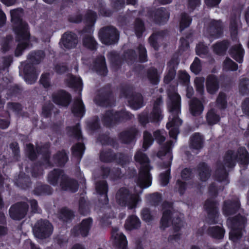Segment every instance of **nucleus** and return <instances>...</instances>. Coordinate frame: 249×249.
Instances as JSON below:
<instances>
[{
  "instance_id": "f257e3e1",
  "label": "nucleus",
  "mask_w": 249,
  "mask_h": 249,
  "mask_svg": "<svg viewBox=\"0 0 249 249\" xmlns=\"http://www.w3.org/2000/svg\"><path fill=\"white\" fill-rule=\"evenodd\" d=\"M237 161L243 164L249 163V154L245 147H240L236 153L232 150L227 152L224 156V163L220 161L217 163L215 173L216 179L218 181H224L225 184L228 183V173L225 167L233 168Z\"/></svg>"
},
{
  "instance_id": "f03ea898",
  "label": "nucleus",
  "mask_w": 249,
  "mask_h": 249,
  "mask_svg": "<svg viewBox=\"0 0 249 249\" xmlns=\"http://www.w3.org/2000/svg\"><path fill=\"white\" fill-rule=\"evenodd\" d=\"M168 100L167 105L168 110L170 113L169 117V122L166 124V127L169 129L170 137L177 139L179 133L178 127L181 125L182 121L179 118L178 115L180 112V97L176 92L174 87H171L167 90Z\"/></svg>"
},
{
  "instance_id": "7ed1b4c3",
  "label": "nucleus",
  "mask_w": 249,
  "mask_h": 249,
  "mask_svg": "<svg viewBox=\"0 0 249 249\" xmlns=\"http://www.w3.org/2000/svg\"><path fill=\"white\" fill-rule=\"evenodd\" d=\"M22 9L18 8L11 11L13 30L16 34V40L19 42L15 50L16 56H20L29 45L30 34L28 25L22 19Z\"/></svg>"
},
{
  "instance_id": "20e7f679",
  "label": "nucleus",
  "mask_w": 249,
  "mask_h": 249,
  "mask_svg": "<svg viewBox=\"0 0 249 249\" xmlns=\"http://www.w3.org/2000/svg\"><path fill=\"white\" fill-rule=\"evenodd\" d=\"M162 206L164 211L160 222V228L164 230L166 228L169 226L171 218V215H172L173 230L171 231L168 237V241L170 242H172L174 241H177L180 238L181 234L179 232V231L183 227V221L180 217L178 216L177 213H172L173 208L171 203L164 202L162 204Z\"/></svg>"
},
{
  "instance_id": "39448f33",
  "label": "nucleus",
  "mask_w": 249,
  "mask_h": 249,
  "mask_svg": "<svg viewBox=\"0 0 249 249\" xmlns=\"http://www.w3.org/2000/svg\"><path fill=\"white\" fill-rule=\"evenodd\" d=\"M134 160L141 165L137 184L141 188H146L151 185L152 177L149 173L151 167L150 166V160L147 155L141 149L136 151L134 155Z\"/></svg>"
},
{
  "instance_id": "423d86ee",
  "label": "nucleus",
  "mask_w": 249,
  "mask_h": 249,
  "mask_svg": "<svg viewBox=\"0 0 249 249\" xmlns=\"http://www.w3.org/2000/svg\"><path fill=\"white\" fill-rule=\"evenodd\" d=\"M173 142L169 141L166 142L158 152L157 157L162 160H165L160 165L161 170H165L160 174V182L162 186H166L169 182L171 178L170 167L172 163L173 156L171 153Z\"/></svg>"
},
{
  "instance_id": "0eeeda50",
  "label": "nucleus",
  "mask_w": 249,
  "mask_h": 249,
  "mask_svg": "<svg viewBox=\"0 0 249 249\" xmlns=\"http://www.w3.org/2000/svg\"><path fill=\"white\" fill-rule=\"evenodd\" d=\"M85 17L88 27L81 31L83 34L82 44L84 47L91 51H94L97 49L98 43L92 35L91 27L93 25L96 20V15L95 12L89 11Z\"/></svg>"
},
{
  "instance_id": "6e6552de",
  "label": "nucleus",
  "mask_w": 249,
  "mask_h": 249,
  "mask_svg": "<svg viewBox=\"0 0 249 249\" xmlns=\"http://www.w3.org/2000/svg\"><path fill=\"white\" fill-rule=\"evenodd\" d=\"M140 187V190H137L135 188V194H130L129 191L124 188L120 189L116 195L117 202L119 205L122 206H127L129 209H132L136 207L137 204L141 201L139 194L142 192L143 188Z\"/></svg>"
},
{
  "instance_id": "1a4fd4ad",
  "label": "nucleus",
  "mask_w": 249,
  "mask_h": 249,
  "mask_svg": "<svg viewBox=\"0 0 249 249\" xmlns=\"http://www.w3.org/2000/svg\"><path fill=\"white\" fill-rule=\"evenodd\" d=\"M246 222L245 217L238 215L232 218H228L227 225L231 229L230 237L233 241L240 238L242 235V230Z\"/></svg>"
},
{
  "instance_id": "9d476101",
  "label": "nucleus",
  "mask_w": 249,
  "mask_h": 249,
  "mask_svg": "<svg viewBox=\"0 0 249 249\" xmlns=\"http://www.w3.org/2000/svg\"><path fill=\"white\" fill-rule=\"evenodd\" d=\"M35 151L34 145L32 144H27V153L29 158L31 160H35L37 156H41V158L43 159V162L41 164L45 165L46 167L51 166L52 165L49 162V154L48 147L47 145L43 146H37Z\"/></svg>"
},
{
  "instance_id": "9b49d317",
  "label": "nucleus",
  "mask_w": 249,
  "mask_h": 249,
  "mask_svg": "<svg viewBox=\"0 0 249 249\" xmlns=\"http://www.w3.org/2000/svg\"><path fill=\"white\" fill-rule=\"evenodd\" d=\"M98 36L101 42L106 45L117 42L119 37L117 30L112 26L102 28L99 31Z\"/></svg>"
},
{
  "instance_id": "f8f14e48",
  "label": "nucleus",
  "mask_w": 249,
  "mask_h": 249,
  "mask_svg": "<svg viewBox=\"0 0 249 249\" xmlns=\"http://www.w3.org/2000/svg\"><path fill=\"white\" fill-rule=\"evenodd\" d=\"M53 231V228L52 224L47 220H38L33 228L35 236L40 239L49 237L52 234Z\"/></svg>"
},
{
  "instance_id": "ddd939ff",
  "label": "nucleus",
  "mask_w": 249,
  "mask_h": 249,
  "mask_svg": "<svg viewBox=\"0 0 249 249\" xmlns=\"http://www.w3.org/2000/svg\"><path fill=\"white\" fill-rule=\"evenodd\" d=\"M29 209L28 204L24 202H19L12 205L9 210L10 217L16 220L23 219L27 213Z\"/></svg>"
},
{
  "instance_id": "4468645a",
  "label": "nucleus",
  "mask_w": 249,
  "mask_h": 249,
  "mask_svg": "<svg viewBox=\"0 0 249 249\" xmlns=\"http://www.w3.org/2000/svg\"><path fill=\"white\" fill-rule=\"evenodd\" d=\"M217 203L213 199H207L205 203L204 208L208 214V222L209 224L217 223L218 209Z\"/></svg>"
},
{
  "instance_id": "2eb2a0df",
  "label": "nucleus",
  "mask_w": 249,
  "mask_h": 249,
  "mask_svg": "<svg viewBox=\"0 0 249 249\" xmlns=\"http://www.w3.org/2000/svg\"><path fill=\"white\" fill-rule=\"evenodd\" d=\"M13 61L12 57L11 56L3 58V64L0 68V72L5 74V77H2V81L0 83V91L4 89L8 88V84L11 83L12 79L9 77L8 74V68Z\"/></svg>"
},
{
  "instance_id": "dca6fc26",
  "label": "nucleus",
  "mask_w": 249,
  "mask_h": 249,
  "mask_svg": "<svg viewBox=\"0 0 249 249\" xmlns=\"http://www.w3.org/2000/svg\"><path fill=\"white\" fill-rule=\"evenodd\" d=\"M95 102L101 106H111L114 104V99L111 96L109 88L102 89L94 99Z\"/></svg>"
},
{
  "instance_id": "f3484780",
  "label": "nucleus",
  "mask_w": 249,
  "mask_h": 249,
  "mask_svg": "<svg viewBox=\"0 0 249 249\" xmlns=\"http://www.w3.org/2000/svg\"><path fill=\"white\" fill-rule=\"evenodd\" d=\"M92 220L91 218H88L82 221L81 224L75 226L71 230V233L74 236L81 235L86 237L88 235L89 231L91 227Z\"/></svg>"
},
{
  "instance_id": "a211bd4d",
  "label": "nucleus",
  "mask_w": 249,
  "mask_h": 249,
  "mask_svg": "<svg viewBox=\"0 0 249 249\" xmlns=\"http://www.w3.org/2000/svg\"><path fill=\"white\" fill-rule=\"evenodd\" d=\"M139 135V131L135 127L128 128L119 134L121 142L124 144L133 143Z\"/></svg>"
},
{
  "instance_id": "6ab92c4d",
  "label": "nucleus",
  "mask_w": 249,
  "mask_h": 249,
  "mask_svg": "<svg viewBox=\"0 0 249 249\" xmlns=\"http://www.w3.org/2000/svg\"><path fill=\"white\" fill-rule=\"evenodd\" d=\"M78 42V37L75 34L72 32H66L63 35L60 44L62 47L71 49L75 48Z\"/></svg>"
},
{
  "instance_id": "aec40b11",
  "label": "nucleus",
  "mask_w": 249,
  "mask_h": 249,
  "mask_svg": "<svg viewBox=\"0 0 249 249\" xmlns=\"http://www.w3.org/2000/svg\"><path fill=\"white\" fill-rule=\"evenodd\" d=\"M240 209V203L238 198L228 200L224 202L223 213L228 216L236 213Z\"/></svg>"
},
{
  "instance_id": "412c9836",
  "label": "nucleus",
  "mask_w": 249,
  "mask_h": 249,
  "mask_svg": "<svg viewBox=\"0 0 249 249\" xmlns=\"http://www.w3.org/2000/svg\"><path fill=\"white\" fill-rule=\"evenodd\" d=\"M52 97L54 103L64 107H67L71 100L70 94L63 90L53 93Z\"/></svg>"
},
{
  "instance_id": "4be33fe9",
  "label": "nucleus",
  "mask_w": 249,
  "mask_h": 249,
  "mask_svg": "<svg viewBox=\"0 0 249 249\" xmlns=\"http://www.w3.org/2000/svg\"><path fill=\"white\" fill-rule=\"evenodd\" d=\"M125 96L127 99L130 107L132 108L138 109L142 106L143 98L141 94L132 92L126 93Z\"/></svg>"
},
{
  "instance_id": "5701e85b",
  "label": "nucleus",
  "mask_w": 249,
  "mask_h": 249,
  "mask_svg": "<svg viewBox=\"0 0 249 249\" xmlns=\"http://www.w3.org/2000/svg\"><path fill=\"white\" fill-rule=\"evenodd\" d=\"M23 67L24 79L29 84L34 83L37 78V75L35 68L32 64L28 63H22Z\"/></svg>"
},
{
  "instance_id": "b1692460",
  "label": "nucleus",
  "mask_w": 249,
  "mask_h": 249,
  "mask_svg": "<svg viewBox=\"0 0 249 249\" xmlns=\"http://www.w3.org/2000/svg\"><path fill=\"white\" fill-rule=\"evenodd\" d=\"M111 237L114 239V244L121 249H127V241L125 236L121 232L119 231L117 228L112 229Z\"/></svg>"
},
{
  "instance_id": "393cba45",
  "label": "nucleus",
  "mask_w": 249,
  "mask_h": 249,
  "mask_svg": "<svg viewBox=\"0 0 249 249\" xmlns=\"http://www.w3.org/2000/svg\"><path fill=\"white\" fill-rule=\"evenodd\" d=\"M60 186L62 190L71 192H75L78 188L77 181L69 178L66 175L63 177V179L60 182Z\"/></svg>"
},
{
  "instance_id": "a878e982",
  "label": "nucleus",
  "mask_w": 249,
  "mask_h": 249,
  "mask_svg": "<svg viewBox=\"0 0 249 249\" xmlns=\"http://www.w3.org/2000/svg\"><path fill=\"white\" fill-rule=\"evenodd\" d=\"M209 35L214 37H218L222 34V24L220 20L212 19L208 28Z\"/></svg>"
},
{
  "instance_id": "bb28decb",
  "label": "nucleus",
  "mask_w": 249,
  "mask_h": 249,
  "mask_svg": "<svg viewBox=\"0 0 249 249\" xmlns=\"http://www.w3.org/2000/svg\"><path fill=\"white\" fill-rule=\"evenodd\" d=\"M116 111L113 110H108L102 115L103 124L108 127L113 126L118 123Z\"/></svg>"
},
{
  "instance_id": "cd10ccee",
  "label": "nucleus",
  "mask_w": 249,
  "mask_h": 249,
  "mask_svg": "<svg viewBox=\"0 0 249 249\" xmlns=\"http://www.w3.org/2000/svg\"><path fill=\"white\" fill-rule=\"evenodd\" d=\"M163 104L162 98L161 96H159L155 100L153 104L152 112L151 113L149 120L151 121L158 120L161 117V111L160 106Z\"/></svg>"
},
{
  "instance_id": "c85d7f7f",
  "label": "nucleus",
  "mask_w": 249,
  "mask_h": 249,
  "mask_svg": "<svg viewBox=\"0 0 249 249\" xmlns=\"http://www.w3.org/2000/svg\"><path fill=\"white\" fill-rule=\"evenodd\" d=\"M65 175L63 170L54 169L48 174V181L52 185L56 186L59 180L60 182L63 179Z\"/></svg>"
},
{
  "instance_id": "c756f323",
  "label": "nucleus",
  "mask_w": 249,
  "mask_h": 249,
  "mask_svg": "<svg viewBox=\"0 0 249 249\" xmlns=\"http://www.w3.org/2000/svg\"><path fill=\"white\" fill-rule=\"evenodd\" d=\"M206 86L208 93L211 94L216 93L219 88L217 78L213 75L208 76L206 80Z\"/></svg>"
},
{
  "instance_id": "7c9ffc66",
  "label": "nucleus",
  "mask_w": 249,
  "mask_h": 249,
  "mask_svg": "<svg viewBox=\"0 0 249 249\" xmlns=\"http://www.w3.org/2000/svg\"><path fill=\"white\" fill-rule=\"evenodd\" d=\"M169 18V13L164 8L157 9L154 13L153 19L158 24L165 23Z\"/></svg>"
},
{
  "instance_id": "2f4dec72",
  "label": "nucleus",
  "mask_w": 249,
  "mask_h": 249,
  "mask_svg": "<svg viewBox=\"0 0 249 249\" xmlns=\"http://www.w3.org/2000/svg\"><path fill=\"white\" fill-rule=\"evenodd\" d=\"M198 177L202 181H207L211 176V170L205 162L200 163L197 166Z\"/></svg>"
},
{
  "instance_id": "473e14b6",
  "label": "nucleus",
  "mask_w": 249,
  "mask_h": 249,
  "mask_svg": "<svg viewBox=\"0 0 249 249\" xmlns=\"http://www.w3.org/2000/svg\"><path fill=\"white\" fill-rule=\"evenodd\" d=\"M204 107L202 103L198 99L194 98L189 103V110L193 116H198L203 111Z\"/></svg>"
},
{
  "instance_id": "72a5a7b5",
  "label": "nucleus",
  "mask_w": 249,
  "mask_h": 249,
  "mask_svg": "<svg viewBox=\"0 0 249 249\" xmlns=\"http://www.w3.org/2000/svg\"><path fill=\"white\" fill-rule=\"evenodd\" d=\"M95 188L97 192L103 198L101 200L103 203L106 204L108 201L107 193L108 191V185L105 180L100 181L96 183Z\"/></svg>"
},
{
  "instance_id": "f704fd0d",
  "label": "nucleus",
  "mask_w": 249,
  "mask_h": 249,
  "mask_svg": "<svg viewBox=\"0 0 249 249\" xmlns=\"http://www.w3.org/2000/svg\"><path fill=\"white\" fill-rule=\"evenodd\" d=\"M231 57L237 62L242 63L244 54V51L240 44L233 45L230 50Z\"/></svg>"
},
{
  "instance_id": "c9c22d12",
  "label": "nucleus",
  "mask_w": 249,
  "mask_h": 249,
  "mask_svg": "<svg viewBox=\"0 0 249 249\" xmlns=\"http://www.w3.org/2000/svg\"><path fill=\"white\" fill-rule=\"evenodd\" d=\"M93 69L101 75L107 74V70L104 56H101L96 59L94 62Z\"/></svg>"
},
{
  "instance_id": "e433bc0d",
  "label": "nucleus",
  "mask_w": 249,
  "mask_h": 249,
  "mask_svg": "<svg viewBox=\"0 0 249 249\" xmlns=\"http://www.w3.org/2000/svg\"><path fill=\"white\" fill-rule=\"evenodd\" d=\"M207 233L209 235L213 238L221 239L224 237L225 230L221 226H213L209 227L208 228Z\"/></svg>"
},
{
  "instance_id": "4c0bfd02",
  "label": "nucleus",
  "mask_w": 249,
  "mask_h": 249,
  "mask_svg": "<svg viewBox=\"0 0 249 249\" xmlns=\"http://www.w3.org/2000/svg\"><path fill=\"white\" fill-rule=\"evenodd\" d=\"M71 111L75 116L82 117L85 113V107L81 99H75Z\"/></svg>"
},
{
  "instance_id": "58836bf2",
  "label": "nucleus",
  "mask_w": 249,
  "mask_h": 249,
  "mask_svg": "<svg viewBox=\"0 0 249 249\" xmlns=\"http://www.w3.org/2000/svg\"><path fill=\"white\" fill-rule=\"evenodd\" d=\"M147 77L150 83L154 85L158 84L160 80V73L153 67L147 70Z\"/></svg>"
},
{
  "instance_id": "ea45409f",
  "label": "nucleus",
  "mask_w": 249,
  "mask_h": 249,
  "mask_svg": "<svg viewBox=\"0 0 249 249\" xmlns=\"http://www.w3.org/2000/svg\"><path fill=\"white\" fill-rule=\"evenodd\" d=\"M238 91L239 93L243 96L249 95V78L242 77L239 79Z\"/></svg>"
},
{
  "instance_id": "a19ab883",
  "label": "nucleus",
  "mask_w": 249,
  "mask_h": 249,
  "mask_svg": "<svg viewBox=\"0 0 249 249\" xmlns=\"http://www.w3.org/2000/svg\"><path fill=\"white\" fill-rule=\"evenodd\" d=\"M124 226L126 229L129 230L138 229L141 226V221L138 217L132 215L126 219Z\"/></svg>"
},
{
  "instance_id": "79ce46f5",
  "label": "nucleus",
  "mask_w": 249,
  "mask_h": 249,
  "mask_svg": "<svg viewBox=\"0 0 249 249\" xmlns=\"http://www.w3.org/2000/svg\"><path fill=\"white\" fill-rule=\"evenodd\" d=\"M203 138L198 133H195L190 138V146L195 149H199L203 147Z\"/></svg>"
},
{
  "instance_id": "37998d69",
  "label": "nucleus",
  "mask_w": 249,
  "mask_h": 249,
  "mask_svg": "<svg viewBox=\"0 0 249 249\" xmlns=\"http://www.w3.org/2000/svg\"><path fill=\"white\" fill-rule=\"evenodd\" d=\"M68 86L81 92L82 88V82L80 78L73 75H70L67 79Z\"/></svg>"
},
{
  "instance_id": "c03bdc74",
  "label": "nucleus",
  "mask_w": 249,
  "mask_h": 249,
  "mask_svg": "<svg viewBox=\"0 0 249 249\" xmlns=\"http://www.w3.org/2000/svg\"><path fill=\"white\" fill-rule=\"evenodd\" d=\"M54 162L57 165L64 166L68 161V157L64 150L58 152L53 156Z\"/></svg>"
},
{
  "instance_id": "a18cd8bd",
  "label": "nucleus",
  "mask_w": 249,
  "mask_h": 249,
  "mask_svg": "<svg viewBox=\"0 0 249 249\" xmlns=\"http://www.w3.org/2000/svg\"><path fill=\"white\" fill-rule=\"evenodd\" d=\"M166 32L164 31H161L154 33L149 38V43L156 50L159 48V45L157 42L158 40L163 37Z\"/></svg>"
},
{
  "instance_id": "49530a36",
  "label": "nucleus",
  "mask_w": 249,
  "mask_h": 249,
  "mask_svg": "<svg viewBox=\"0 0 249 249\" xmlns=\"http://www.w3.org/2000/svg\"><path fill=\"white\" fill-rule=\"evenodd\" d=\"M115 154L111 149L103 150L100 154V160L104 162H110L115 160Z\"/></svg>"
},
{
  "instance_id": "de8ad7c7",
  "label": "nucleus",
  "mask_w": 249,
  "mask_h": 249,
  "mask_svg": "<svg viewBox=\"0 0 249 249\" xmlns=\"http://www.w3.org/2000/svg\"><path fill=\"white\" fill-rule=\"evenodd\" d=\"M34 192L35 195L38 196L48 195L52 193L53 189L48 185L38 184L35 188Z\"/></svg>"
},
{
  "instance_id": "09e8293b",
  "label": "nucleus",
  "mask_w": 249,
  "mask_h": 249,
  "mask_svg": "<svg viewBox=\"0 0 249 249\" xmlns=\"http://www.w3.org/2000/svg\"><path fill=\"white\" fill-rule=\"evenodd\" d=\"M229 45V43L226 40L217 42L213 46V51L218 54L223 55L227 50Z\"/></svg>"
},
{
  "instance_id": "8fccbe9b",
  "label": "nucleus",
  "mask_w": 249,
  "mask_h": 249,
  "mask_svg": "<svg viewBox=\"0 0 249 249\" xmlns=\"http://www.w3.org/2000/svg\"><path fill=\"white\" fill-rule=\"evenodd\" d=\"M44 57V53L42 51L32 52L29 54L28 59L30 62L35 64L39 63Z\"/></svg>"
},
{
  "instance_id": "3c124183",
  "label": "nucleus",
  "mask_w": 249,
  "mask_h": 249,
  "mask_svg": "<svg viewBox=\"0 0 249 249\" xmlns=\"http://www.w3.org/2000/svg\"><path fill=\"white\" fill-rule=\"evenodd\" d=\"M238 17L236 16H232L230 20V29L231 36L233 39H236L237 35V22Z\"/></svg>"
},
{
  "instance_id": "603ef678",
  "label": "nucleus",
  "mask_w": 249,
  "mask_h": 249,
  "mask_svg": "<svg viewBox=\"0 0 249 249\" xmlns=\"http://www.w3.org/2000/svg\"><path fill=\"white\" fill-rule=\"evenodd\" d=\"M131 157L122 153L115 154V160L119 164L123 166L130 162Z\"/></svg>"
},
{
  "instance_id": "864d4df0",
  "label": "nucleus",
  "mask_w": 249,
  "mask_h": 249,
  "mask_svg": "<svg viewBox=\"0 0 249 249\" xmlns=\"http://www.w3.org/2000/svg\"><path fill=\"white\" fill-rule=\"evenodd\" d=\"M206 119L208 124L212 125L218 123L220 120V117L218 115L216 114L213 109H211L208 112Z\"/></svg>"
},
{
  "instance_id": "5fc2aeb1",
  "label": "nucleus",
  "mask_w": 249,
  "mask_h": 249,
  "mask_svg": "<svg viewBox=\"0 0 249 249\" xmlns=\"http://www.w3.org/2000/svg\"><path fill=\"white\" fill-rule=\"evenodd\" d=\"M73 212L68 209L64 208L60 211L59 218L63 221H68L73 218Z\"/></svg>"
},
{
  "instance_id": "6e6d98bb",
  "label": "nucleus",
  "mask_w": 249,
  "mask_h": 249,
  "mask_svg": "<svg viewBox=\"0 0 249 249\" xmlns=\"http://www.w3.org/2000/svg\"><path fill=\"white\" fill-rule=\"evenodd\" d=\"M118 123L122 121H127L134 118V115L125 110L116 111Z\"/></svg>"
},
{
  "instance_id": "4d7b16f0",
  "label": "nucleus",
  "mask_w": 249,
  "mask_h": 249,
  "mask_svg": "<svg viewBox=\"0 0 249 249\" xmlns=\"http://www.w3.org/2000/svg\"><path fill=\"white\" fill-rule=\"evenodd\" d=\"M72 149V155L80 160L84 153L85 146L83 143L79 142L73 146Z\"/></svg>"
},
{
  "instance_id": "13d9d810",
  "label": "nucleus",
  "mask_w": 249,
  "mask_h": 249,
  "mask_svg": "<svg viewBox=\"0 0 249 249\" xmlns=\"http://www.w3.org/2000/svg\"><path fill=\"white\" fill-rule=\"evenodd\" d=\"M69 132L71 135L73 136L77 140L82 139V136L79 123H77L75 126L69 127Z\"/></svg>"
},
{
  "instance_id": "bf43d9fd",
  "label": "nucleus",
  "mask_w": 249,
  "mask_h": 249,
  "mask_svg": "<svg viewBox=\"0 0 249 249\" xmlns=\"http://www.w3.org/2000/svg\"><path fill=\"white\" fill-rule=\"evenodd\" d=\"M108 56L111 63L114 66L116 67V68L120 66L121 63V59L120 56L116 52L109 53Z\"/></svg>"
},
{
  "instance_id": "052dcab7",
  "label": "nucleus",
  "mask_w": 249,
  "mask_h": 249,
  "mask_svg": "<svg viewBox=\"0 0 249 249\" xmlns=\"http://www.w3.org/2000/svg\"><path fill=\"white\" fill-rule=\"evenodd\" d=\"M134 29L136 36L140 37L144 31L143 21L138 18L136 19L134 24Z\"/></svg>"
},
{
  "instance_id": "680f3d73",
  "label": "nucleus",
  "mask_w": 249,
  "mask_h": 249,
  "mask_svg": "<svg viewBox=\"0 0 249 249\" xmlns=\"http://www.w3.org/2000/svg\"><path fill=\"white\" fill-rule=\"evenodd\" d=\"M223 68L226 70L236 71L238 65L229 58H226L223 62Z\"/></svg>"
},
{
  "instance_id": "e2e57ef3",
  "label": "nucleus",
  "mask_w": 249,
  "mask_h": 249,
  "mask_svg": "<svg viewBox=\"0 0 249 249\" xmlns=\"http://www.w3.org/2000/svg\"><path fill=\"white\" fill-rule=\"evenodd\" d=\"M154 139L151 134L147 131L143 133V142L142 147L146 150L153 143Z\"/></svg>"
},
{
  "instance_id": "0e129e2a",
  "label": "nucleus",
  "mask_w": 249,
  "mask_h": 249,
  "mask_svg": "<svg viewBox=\"0 0 249 249\" xmlns=\"http://www.w3.org/2000/svg\"><path fill=\"white\" fill-rule=\"evenodd\" d=\"M191 20H192L190 17L188 16L186 14H182L180 23V30L182 31L185 28L188 27L190 25L191 22Z\"/></svg>"
},
{
  "instance_id": "69168bd1",
  "label": "nucleus",
  "mask_w": 249,
  "mask_h": 249,
  "mask_svg": "<svg viewBox=\"0 0 249 249\" xmlns=\"http://www.w3.org/2000/svg\"><path fill=\"white\" fill-rule=\"evenodd\" d=\"M18 183L21 186V187L25 189L29 186L30 183V179L28 176H25L23 174H21L19 176L18 180Z\"/></svg>"
},
{
  "instance_id": "338daca9",
  "label": "nucleus",
  "mask_w": 249,
  "mask_h": 249,
  "mask_svg": "<svg viewBox=\"0 0 249 249\" xmlns=\"http://www.w3.org/2000/svg\"><path fill=\"white\" fill-rule=\"evenodd\" d=\"M217 105L221 108H225L227 107L226 95L224 92H220L216 99Z\"/></svg>"
},
{
  "instance_id": "774afa93",
  "label": "nucleus",
  "mask_w": 249,
  "mask_h": 249,
  "mask_svg": "<svg viewBox=\"0 0 249 249\" xmlns=\"http://www.w3.org/2000/svg\"><path fill=\"white\" fill-rule=\"evenodd\" d=\"M205 79L204 77H196L194 81L196 91L200 94L204 92V82Z\"/></svg>"
}]
</instances>
